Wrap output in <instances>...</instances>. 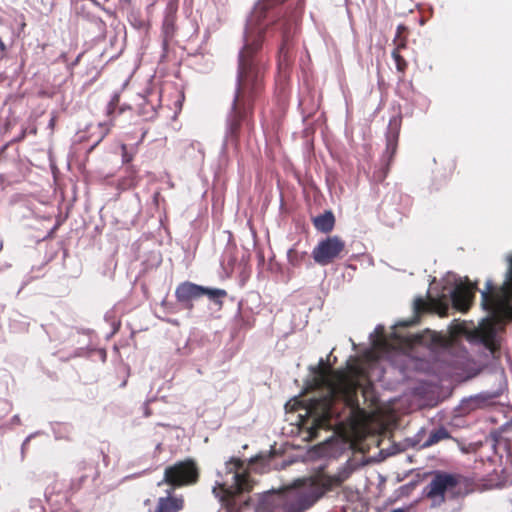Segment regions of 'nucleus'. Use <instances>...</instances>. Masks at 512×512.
<instances>
[{
    "label": "nucleus",
    "instance_id": "f257e3e1",
    "mask_svg": "<svg viewBox=\"0 0 512 512\" xmlns=\"http://www.w3.org/2000/svg\"><path fill=\"white\" fill-rule=\"evenodd\" d=\"M288 0H258L247 20L244 46L238 57L236 90L233 103L253 109L265 92L266 67L257 53L264 40L263 21L268 11Z\"/></svg>",
    "mask_w": 512,
    "mask_h": 512
},
{
    "label": "nucleus",
    "instance_id": "f03ea898",
    "mask_svg": "<svg viewBox=\"0 0 512 512\" xmlns=\"http://www.w3.org/2000/svg\"><path fill=\"white\" fill-rule=\"evenodd\" d=\"M313 372L315 384L325 387L327 392L322 397L311 399L308 404V417L303 421V426L307 428L310 438H316L320 429L330 427L333 405L337 400H342L354 412L360 410L359 383L354 378L343 370H332L323 359H320Z\"/></svg>",
    "mask_w": 512,
    "mask_h": 512
},
{
    "label": "nucleus",
    "instance_id": "7ed1b4c3",
    "mask_svg": "<svg viewBox=\"0 0 512 512\" xmlns=\"http://www.w3.org/2000/svg\"><path fill=\"white\" fill-rule=\"evenodd\" d=\"M508 262L509 267L502 287L497 289L493 282L488 280L485 289L481 291V306L489 316L481 322L479 334L482 343L493 355L500 349L498 328L512 319V255L509 256Z\"/></svg>",
    "mask_w": 512,
    "mask_h": 512
},
{
    "label": "nucleus",
    "instance_id": "20e7f679",
    "mask_svg": "<svg viewBox=\"0 0 512 512\" xmlns=\"http://www.w3.org/2000/svg\"><path fill=\"white\" fill-rule=\"evenodd\" d=\"M350 474L347 467H341L333 475L327 473L325 467H319L310 476L297 480L294 488L278 495L275 505L283 512H304L326 493L340 487Z\"/></svg>",
    "mask_w": 512,
    "mask_h": 512
},
{
    "label": "nucleus",
    "instance_id": "39448f33",
    "mask_svg": "<svg viewBox=\"0 0 512 512\" xmlns=\"http://www.w3.org/2000/svg\"><path fill=\"white\" fill-rule=\"evenodd\" d=\"M220 480L216 482L213 493L227 507L235 505L236 496L250 492L253 483L244 462L239 458H231L226 462L223 472L218 474Z\"/></svg>",
    "mask_w": 512,
    "mask_h": 512
},
{
    "label": "nucleus",
    "instance_id": "423d86ee",
    "mask_svg": "<svg viewBox=\"0 0 512 512\" xmlns=\"http://www.w3.org/2000/svg\"><path fill=\"white\" fill-rule=\"evenodd\" d=\"M281 3L267 13V17L263 21L265 28L264 34L269 29L278 30L281 34L282 42L279 48L278 62L280 67H286L291 62L290 41L295 31L296 21L294 17L288 16L282 8Z\"/></svg>",
    "mask_w": 512,
    "mask_h": 512
},
{
    "label": "nucleus",
    "instance_id": "0eeeda50",
    "mask_svg": "<svg viewBox=\"0 0 512 512\" xmlns=\"http://www.w3.org/2000/svg\"><path fill=\"white\" fill-rule=\"evenodd\" d=\"M464 477L460 474L436 471L423 490L433 507L442 505L446 499H454L462 493Z\"/></svg>",
    "mask_w": 512,
    "mask_h": 512
},
{
    "label": "nucleus",
    "instance_id": "6e6552de",
    "mask_svg": "<svg viewBox=\"0 0 512 512\" xmlns=\"http://www.w3.org/2000/svg\"><path fill=\"white\" fill-rule=\"evenodd\" d=\"M199 476L200 471L196 461L192 458H186L167 466L164 470L163 479L157 485L160 487L166 484L169 486V493H174L177 488L196 484Z\"/></svg>",
    "mask_w": 512,
    "mask_h": 512
},
{
    "label": "nucleus",
    "instance_id": "1a4fd4ad",
    "mask_svg": "<svg viewBox=\"0 0 512 512\" xmlns=\"http://www.w3.org/2000/svg\"><path fill=\"white\" fill-rule=\"evenodd\" d=\"M204 295H207L209 299L216 302L218 299L226 297L227 292L223 289L206 288L189 281L180 283L175 290L177 301L188 309L193 307V300L201 298Z\"/></svg>",
    "mask_w": 512,
    "mask_h": 512
},
{
    "label": "nucleus",
    "instance_id": "9d476101",
    "mask_svg": "<svg viewBox=\"0 0 512 512\" xmlns=\"http://www.w3.org/2000/svg\"><path fill=\"white\" fill-rule=\"evenodd\" d=\"M345 247V241L339 236H328L314 247L312 257L318 265L327 266L341 257Z\"/></svg>",
    "mask_w": 512,
    "mask_h": 512
},
{
    "label": "nucleus",
    "instance_id": "9b49d317",
    "mask_svg": "<svg viewBox=\"0 0 512 512\" xmlns=\"http://www.w3.org/2000/svg\"><path fill=\"white\" fill-rule=\"evenodd\" d=\"M254 110L232 103L231 112L228 119V134L237 141L239 139L242 124L252 128Z\"/></svg>",
    "mask_w": 512,
    "mask_h": 512
},
{
    "label": "nucleus",
    "instance_id": "f8f14e48",
    "mask_svg": "<svg viewBox=\"0 0 512 512\" xmlns=\"http://www.w3.org/2000/svg\"><path fill=\"white\" fill-rule=\"evenodd\" d=\"M477 289L476 283L466 282L457 285L451 293L453 307L466 313L473 304Z\"/></svg>",
    "mask_w": 512,
    "mask_h": 512
},
{
    "label": "nucleus",
    "instance_id": "ddd939ff",
    "mask_svg": "<svg viewBox=\"0 0 512 512\" xmlns=\"http://www.w3.org/2000/svg\"><path fill=\"white\" fill-rule=\"evenodd\" d=\"M401 124L402 118L400 116L392 117L389 121L386 133V150L384 153V156L387 157L388 164H390L397 152Z\"/></svg>",
    "mask_w": 512,
    "mask_h": 512
},
{
    "label": "nucleus",
    "instance_id": "4468645a",
    "mask_svg": "<svg viewBox=\"0 0 512 512\" xmlns=\"http://www.w3.org/2000/svg\"><path fill=\"white\" fill-rule=\"evenodd\" d=\"M184 508V499L182 496H175L166 490V495L159 497L153 509L148 512H180Z\"/></svg>",
    "mask_w": 512,
    "mask_h": 512
},
{
    "label": "nucleus",
    "instance_id": "2eb2a0df",
    "mask_svg": "<svg viewBox=\"0 0 512 512\" xmlns=\"http://www.w3.org/2000/svg\"><path fill=\"white\" fill-rule=\"evenodd\" d=\"M76 468L79 476L71 480L70 489L72 491L80 490L90 478L91 473L95 475L97 474L96 467L92 463L85 460L77 463Z\"/></svg>",
    "mask_w": 512,
    "mask_h": 512
},
{
    "label": "nucleus",
    "instance_id": "dca6fc26",
    "mask_svg": "<svg viewBox=\"0 0 512 512\" xmlns=\"http://www.w3.org/2000/svg\"><path fill=\"white\" fill-rule=\"evenodd\" d=\"M413 343L415 344H431V345H437V346H447L450 343V339L447 337H444L442 335H439L435 332H431L427 330L423 334H417L413 337Z\"/></svg>",
    "mask_w": 512,
    "mask_h": 512
},
{
    "label": "nucleus",
    "instance_id": "f3484780",
    "mask_svg": "<svg viewBox=\"0 0 512 512\" xmlns=\"http://www.w3.org/2000/svg\"><path fill=\"white\" fill-rule=\"evenodd\" d=\"M316 230L322 233H329L333 230L335 225V217L331 211H325L313 218L312 220Z\"/></svg>",
    "mask_w": 512,
    "mask_h": 512
},
{
    "label": "nucleus",
    "instance_id": "a211bd4d",
    "mask_svg": "<svg viewBox=\"0 0 512 512\" xmlns=\"http://www.w3.org/2000/svg\"><path fill=\"white\" fill-rule=\"evenodd\" d=\"M125 173L118 181V188L121 190L131 189L138 184V174L134 166H128Z\"/></svg>",
    "mask_w": 512,
    "mask_h": 512
},
{
    "label": "nucleus",
    "instance_id": "6ab92c4d",
    "mask_svg": "<svg viewBox=\"0 0 512 512\" xmlns=\"http://www.w3.org/2000/svg\"><path fill=\"white\" fill-rule=\"evenodd\" d=\"M450 438H452V436L449 431L445 427H439L429 433L428 438L423 443V447H431L443 440Z\"/></svg>",
    "mask_w": 512,
    "mask_h": 512
},
{
    "label": "nucleus",
    "instance_id": "aec40b11",
    "mask_svg": "<svg viewBox=\"0 0 512 512\" xmlns=\"http://www.w3.org/2000/svg\"><path fill=\"white\" fill-rule=\"evenodd\" d=\"M287 259L291 266L298 268L308 260V253L298 250L297 244H295L288 250Z\"/></svg>",
    "mask_w": 512,
    "mask_h": 512
},
{
    "label": "nucleus",
    "instance_id": "412c9836",
    "mask_svg": "<svg viewBox=\"0 0 512 512\" xmlns=\"http://www.w3.org/2000/svg\"><path fill=\"white\" fill-rule=\"evenodd\" d=\"M400 51H401V49H398V47H395V49L392 51V58L394 59L397 71L401 74L400 78L403 79V77L406 73L407 67H408V63L404 59V57L400 54Z\"/></svg>",
    "mask_w": 512,
    "mask_h": 512
},
{
    "label": "nucleus",
    "instance_id": "4be33fe9",
    "mask_svg": "<svg viewBox=\"0 0 512 512\" xmlns=\"http://www.w3.org/2000/svg\"><path fill=\"white\" fill-rule=\"evenodd\" d=\"M407 33H408V28L405 25H403V24L398 25L397 30H396V36L394 38V44L396 45V47H398V49L406 48Z\"/></svg>",
    "mask_w": 512,
    "mask_h": 512
},
{
    "label": "nucleus",
    "instance_id": "5701e85b",
    "mask_svg": "<svg viewBox=\"0 0 512 512\" xmlns=\"http://www.w3.org/2000/svg\"><path fill=\"white\" fill-rule=\"evenodd\" d=\"M34 8L41 14L48 15L54 8L53 0H36Z\"/></svg>",
    "mask_w": 512,
    "mask_h": 512
},
{
    "label": "nucleus",
    "instance_id": "b1692460",
    "mask_svg": "<svg viewBox=\"0 0 512 512\" xmlns=\"http://www.w3.org/2000/svg\"><path fill=\"white\" fill-rule=\"evenodd\" d=\"M413 310L415 317L419 318L421 314L429 310V306L422 297H418L414 300Z\"/></svg>",
    "mask_w": 512,
    "mask_h": 512
},
{
    "label": "nucleus",
    "instance_id": "393cba45",
    "mask_svg": "<svg viewBox=\"0 0 512 512\" xmlns=\"http://www.w3.org/2000/svg\"><path fill=\"white\" fill-rule=\"evenodd\" d=\"M438 313L441 317H445L448 314V303L446 301L438 300L436 301Z\"/></svg>",
    "mask_w": 512,
    "mask_h": 512
},
{
    "label": "nucleus",
    "instance_id": "a878e982",
    "mask_svg": "<svg viewBox=\"0 0 512 512\" xmlns=\"http://www.w3.org/2000/svg\"><path fill=\"white\" fill-rule=\"evenodd\" d=\"M174 20H175L174 14L171 13V14L166 15L164 24H163L166 32H169V30L174 29Z\"/></svg>",
    "mask_w": 512,
    "mask_h": 512
},
{
    "label": "nucleus",
    "instance_id": "bb28decb",
    "mask_svg": "<svg viewBox=\"0 0 512 512\" xmlns=\"http://www.w3.org/2000/svg\"><path fill=\"white\" fill-rule=\"evenodd\" d=\"M119 100H120V97H119L118 94L113 95V97L111 98V100H110V102L108 104V107H107V113L108 114H111L113 112V110L118 105Z\"/></svg>",
    "mask_w": 512,
    "mask_h": 512
},
{
    "label": "nucleus",
    "instance_id": "cd10ccee",
    "mask_svg": "<svg viewBox=\"0 0 512 512\" xmlns=\"http://www.w3.org/2000/svg\"><path fill=\"white\" fill-rule=\"evenodd\" d=\"M228 254H229V258L227 259V264L230 267H233L236 262V258L232 256V249H228L225 251V255L228 256Z\"/></svg>",
    "mask_w": 512,
    "mask_h": 512
},
{
    "label": "nucleus",
    "instance_id": "c85d7f7f",
    "mask_svg": "<svg viewBox=\"0 0 512 512\" xmlns=\"http://www.w3.org/2000/svg\"><path fill=\"white\" fill-rule=\"evenodd\" d=\"M6 55V45L3 40L0 38V60H2Z\"/></svg>",
    "mask_w": 512,
    "mask_h": 512
},
{
    "label": "nucleus",
    "instance_id": "c756f323",
    "mask_svg": "<svg viewBox=\"0 0 512 512\" xmlns=\"http://www.w3.org/2000/svg\"><path fill=\"white\" fill-rule=\"evenodd\" d=\"M27 133H28L27 129H22V131L19 134V136L17 138H15L13 140V142H20V141H22L26 137Z\"/></svg>",
    "mask_w": 512,
    "mask_h": 512
},
{
    "label": "nucleus",
    "instance_id": "7c9ffc66",
    "mask_svg": "<svg viewBox=\"0 0 512 512\" xmlns=\"http://www.w3.org/2000/svg\"><path fill=\"white\" fill-rule=\"evenodd\" d=\"M126 147L123 146V150H124V153H123V162L124 163H129L131 160H132V156L129 155L127 152H126Z\"/></svg>",
    "mask_w": 512,
    "mask_h": 512
},
{
    "label": "nucleus",
    "instance_id": "2f4dec72",
    "mask_svg": "<svg viewBox=\"0 0 512 512\" xmlns=\"http://www.w3.org/2000/svg\"><path fill=\"white\" fill-rule=\"evenodd\" d=\"M82 55H83V54H82V53H80V54L76 57V59H75V60L70 64V69H73L76 65H78V64H79V62H80V59H81Z\"/></svg>",
    "mask_w": 512,
    "mask_h": 512
},
{
    "label": "nucleus",
    "instance_id": "473e14b6",
    "mask_svg": "<svg viewBox=\"0 0 512 512\" xmlns=\"http://www.w3.org/2000/svg\"><path fill=\"white\" fill-rule=\"evenodd\" d=\"M305 5V0H297L296 9H299L300 11L303 10Z\"/></svg>",
    "mask_w": 512,
    "mask_h": 512
},
{
    "label": "nucleus",
    "instance_id": "72a5a7b5",
    "mask_svg": "<svg viewBox=\"0 0 512 512\" xmlns=\"http://www.w3.org/2000/svg\"><path fill=\"white\" fill-rule=\"evenodd\" d=\"M28 133H30V134H34V135H35V134L37 133V129H36V127H32V128L28 131Z\"/></svg>",
    "mask_w": 512,
    "mask_h": 512
},
{
    "label": "nucleus",
    "instance_id": "f704fd0d",
    "mask_svg": "<svg viewBox=\"0 0 512 512\" xmlns=\"http://www.w3.org/2000/svg\"><path fill=\"white\" fill-rule=\"evenodd\" d=\"M391 512H403V510L402 509H395V510H393Z\"/></svg>",
    "mask_w": 512,
    "mask_h": 512
}]
</instances>
